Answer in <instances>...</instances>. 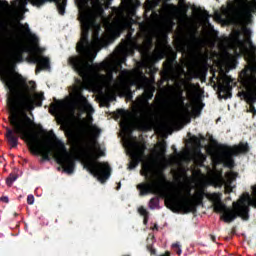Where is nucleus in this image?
Wrapping results in <instances>:
<instances>
[{"label":"nucleus","mask_w":256,"mask_h":256,"mask_svg":"<svg viewBox=\"0 0 256 256\" xmlns=\"http://www.w3.org/2000/svg\"><path fill=\"white\" fill-rule=\"evenodd\" d=\"M24 28V35L29 37L31 45L19 44L13 53V61L9 66L8 75L2 78L4 87L8 89L9 95L7 98V105L10 112L8 121L10 127H6L5 137L12 149L17 148L19 145V139L27 142L29 151L33 155H40L41 161H51V157H54L56 163L62 167V169H75V160L73 156L67 152L65 143L57 138V135L50 131L52 139L55 141V145L58 149L53 153V148L47 144H43L39 133L34 132L33 129H38L41 133H45L43 125L35 123L27 113L33 115L35 107H43V101H45V95L43 92L36 93L33 97L34 91L37 89L35 81L31 80L27 82V78L17 72V63L23 61V53H29V62L37 65L36 75L43 70L51 69V61L49 58L36 53L39 51V37L31 32L29 24H19Z\"/></svg>","instance_id":"nucleus-1"},{"label":"nucleus","mask_w":256,"mask_h":256,"mask_svg":"<svg viewBox=\"0 0 256 256\" xmlns=\"http://www.w3.org/2000/svg\"><path fill=\"white\" fill-rule=\"evenodd\" d=\"M81 25V37L76 44V51L79 55L70 56L68 58V65L78 73L83 79L87 78L91 73H97L96 77L102 85L105 87H113L117 80L113 76L114 71H117L108 61H103L100 64H93L91 57V51H101L103 47H107L110 43L115 41L113 36L103 34L99 36L100 27L93 32L92 40H89V31H91V25L93 23V16L91 12H82L79 16Z\"/></svg>","instance_id":"nucleus-2"},{"label":"nucleus","mask_w":256,"mask_h":256,"mask_svg":"<svg viewBox=\"0 0 256 256\" xmlns=\"http://www.w3.org/2000/svg\"><path fill=\"white\" fill-rule=\"evenodd\" d=\"M140 173L148 180L147 183L137 185L141 196L149 195V193L159 195L165 199V205L172 213L187 214L197 211V204L191 199V188H186L185 195L181 190H178L177 193L168 194L167 185L173 184L167 180V176L161 170L156 172L158 180H155L153 163L151 162H144Z\"/></svg>","instance_id":"nucleus-3"},{"label":"nucleus","mask_w":256,"mask_h":256,"mask_svg":"<svg viewBox=\"0 0 256 256\" xmlns=\"http://www.w3.org/2000/svg\"><path fill=\"white\" fill-rule=\"evenodd\" d=\"M221 193H207L206 197L209 201L214 203L215 213H222L220 219L224 223H233L237 217H241L243 221H249V205H247V200L245 198H240L237 202H233V208L227 207L225 204L221 203Z\"/></svg>","instance_id":"nucleus-4"},{"label":"nucleus","mask_w":256,"mask_h":256,"mask_svg":"<svg viewBox=\"0 0 256 256\" xmlns=\"http://www.w3.org/2000/svg\"><path fill=\"white\" fill-rule=\"evenodd\" d=\"M90 157H93L94 160H88L84 164V169L89 172L90 175L96 177L98 181L102 184L107 182V179L111 177V166L107 162H99L97 159L99 157H105V151L100 150L98 156H94L93 154H89Z\"/></svg>","instance_id":"nucleus-5"},{"label":"nucleus","mask_w":256,"mask_h":256,"mask_svg":"<svg viewBox=\"0 0 256 256\" xmlns=\"http://www.w3.org/2000/svg\"><path fill=\"white\" fill-rule=\"evenodd\" d=\"M139 111L136 112V126L139 131H149L151 129V122L149 121V114L151 113V103L149 99L143 95L137 98Z\"/></svg>","instance_id":"nucleus-6"},{"label":"nucleus","mask_w":256,"mask_h":256,"mask_svg":"<svg viewBox=\"0 0 256 256\" xmlns=\"http://www.w3.org/2000/svg\"><path fill=\"white\" fill-rule=\"evenodd\" d=\"M133 150L130 154V162L128 169L133 170L139 166V163L145 160V151L147 146L145 144L140 145L139 143L132 144Z\"/></svg>","instance_id":"nucleus-7"},{"label":"nucleus","mask_w":256,"mask_h":256,"mask_svg":"<svg viewBox=\"0 0 256 256\" xmlns=\"http://www.w3.org/2000/svg\"><path fill=\"white\" fill-rule=\"evenodd\" d=\"M6 31L7 27L0 20V51L2 53H13L15 43H13V38L9 37Z\"/></svg>","instance_id":"nucleus-8"},{"label":"nucleus","mask_w":256,"mask_h":256,"mask_svg":"<svg viewBox=\"0 0 256 256\" xmlns=\"http://www.w3.org/2000/svg\"><path fill=\"white\" fill-rule=\"evenodd\" d=\"M222 151H230L234 157H237L238 155H245L249 153V143L247 142H240L238 145L234 146H227L225 144L220 146Z\"/></svg>","instance_id":"nucleus-9"},{"label":"nucleus","mask_w":256,"mask_h":256,"mask_svg":"<svg viewBox=\"0 0 256 256\" xmlns=\"http://www.w3.org/2000/svg\"><path fill=\"white\" fill-rule=\"evenodd\" d=\"M233 88L231 87V79L229 76H225L223 79V83L218 86L219 93H222L223 95L219 94V97L221 99H231L232 94L231 90Z\"/></svg>","instance_id":"nucleus-10"},{"label":"nucleus","mask_w":256,"mask_h":256,"mask_svg":"<svg viewBox=\"0 0 256 256\" xmlns=\"http://www.w3.org/2000/svg\"><path fill=\"white\" fill-rule=\"evenodd\" d=\"M222 156L218 158L219 163H222L223 167L227 169H234L235 168V155L230 150H223Z\"/></svg>","instance_id":"nucleus-11"},{"label":"nucleus","mask_w":256,"mask_h":256,"mask_svg":"<svg viewBox=\"0 0 256 256\" xmlns=\"http://www.w3.org/2000/svg\"><path fill=\"white\" fill-rule=\"evenodd\" d=\"M77 100L81 105L82 111L88 113V115H93V113H95V109H93V106L89 104V100H87L83 93L79 92L77 94Z\"/></svg>","instance_id":"nucleus-12"},{"label":"nucleus","mask_w":256,"mask_h":256,"mask_svg":"<svg viewBox=\"0 0 256 256\" xmlns=\"http://www.w3.org/2000/svg\"><path fill=\"white\" fill-rule=\"evenodd\" d=\"M235 41L243 51H250L252 53H256V46L253 44V41H251V38H247L246 40H243L237 36L235 38Z\"/></svg>","instance_id":"nucleus-13"},{"label":"nucleus","mask_w":256,"mask_h":256,"mask_svg":"<svg viewBox=\"0 0 256 256\" xmlns=\"http://www.w3.org/2000/svg\"><path fill=\"white\" fill-rule=\"evenodd\" d=\"M176 67H177V54H174L168 57L166 61L163 62L164 73H166V75L173 73Z\"/></svg>","instance_id":"nucleus-14"},{"label":"nucleus","mask_w":256,"mask_h":256,"mask_svg":"<svg viewBox=\"0 0 256 256\" xmlns=\"http://www.w3.org/2000/svg\"><path fill=\"white\" fill-rule=\"evenodd\" d=\"M251 85L254 89V92L244 93V99L246 103H248V105H253L254 103H256V77L255 76L251 78Z\"/></svg>","instance_id":"nucleus-15"},{"label":"nucleus","mask_w":256,"mask_h":256,"mask_svg":"<svg viewBox=\"0 0 256 256\" xmlns=\"http://www.w3.org/2000/svg\"><path fill=\"white\" fill-rule=\"evenodd\" d=\"M205 161H207V156L198 150L194 156V163L197 167H205Z\"/></svg>","instance_id":"nucleus-16"},{"label":"nucleus","mask_w":256,"mask_h":256,"mask_svg":"<svg viewBox=\"0 0 256 256\" xmlns=\"http://www.w3.org/2000/svg\"><path fill=\"white\" fill-rule=\"evenodd\" d=\"M65 104L63 101H58L56 104H51L50 112L52 115H61Z\"/></svg>","instance_id":"nucleus-17"},{"label":"nucleus","mask_w":256,"mask_h":256,"mask_svg":"<svg viewBox=\"0 0 256 256\" xmlns=\"http://www.w3.org/2000/svg\"><path fill=\"white\" fill-rule=\"evenodd\" d=\"M163 9L168 15H175L179 13V8L175 4L164 3Z\"/></svg>","instance_id":"nucleus-18"},{"label":"nucleus","mask_w":256,"mask_h":256,"mask_svg":"<svg viewBox=\"0 0 256 256\" xmlns=\"http://www.w3.org/2000/svg\"><path fill=\"white\" fill-rule=\"evenodd\" d=\"M56 7L60 15H65V8L67 7V0H56Z\"/></svg>","instance_id":"nucleus-19"},{"label":"nucleus","mask_w":256,"mask_h":256,"mask_svg":"<svg viewBox=\"0 0 256 256\" xmlns=\"http://www.w3.org/2000/svg\"><path fill=\"white\" fill-rule=\"evenodd\" d=\"M154 93H155V87H150L144 90L142 97H145L146 99L151 101V99H153Z\"/></svg>","instance_id":"nucleus-20"},{"label":"nucleus","mask_w":256,"mask_h":256,"mask_svg":"<svg viewBox=\"0 0 256 256\" xmlns=\"http://www.w3.org/2000/svg\"><path fill=\"white\" fill-rule=\"evenodd\" d=\"M195 197L198 205H201V203H203V199L207 197V193H205L204 190H200L199 192L196 193Z\"/></svg>","instance_id":"nucleus-21"},{"label":"nucleus","mask_w":256,"mask_h":256,"mask_svg":"<svg viewBox=\"0 0 256 256\" xmlns=\"http://www.w3.org/2000/svg\"><path fill=\"white\" fill-rule=\"evenodd\" d=\"M159 207V197H153L149 201V208L150 209H157Z\"/></svg>","instance_id":"nucleus-22"},{"label":"nucleus","mask_w":256,"mask_h":256,"mask_svg":"<svg viewBox=\"0 0 256 256\" xmlns=\"http://www.w3.org/2000/svg\"><path fill=\"white\" fill-rule=\"evenodd\" d=\"M187 42L183 39H179L178 40V48H179V51H181L182 53H185V51H187Z\"/></svg>","instance_id":"nucleus-23"},{"label":"nucleus","mask_w":256,"mask_h":256,"mask_svg":"<svg viewBox=\"0 0 256 256\" xmlns=\"http://www.w3.org/2000/svg\"><path fill=\"white\" fill-rule=\"evenodd\" d=\"M176 103H177L180 107H185V96H183V92H180V93L177 95Z\"/></svg>","instance_id":"nucleus-24"},{"label":"nucleus","mask_w":256,"mask_h":256,"mask_svg":"<svg viewBox=\"0 0 256 256\" xmlns=\"http://www.w3.org/2000/svg\"><path fill=\"white\" fill-rule=\"evenodd\" d=\"M253 189V194H254V198L250 199L248 202V207H254L256 209V185L252 187Z\"/></svg>","instance_id":"nucleus-25"},{"label":"nucleus","mask_w":256,"mask_h":256,"mask_svg":"<svg viewBox=\"0 0 256 256\" xmlns=\"http://www.w3.org/2000/svg\"><path fill=\"white\" fill-rule=\"evenodd\" d=\"M15 181H17V175L10 174V176L6 179V184L8 185V187H11V185H13Z\"/></svg>","instance_id":"nucleus-26"},{"label":"nucleus","mask_w":256,"mask_h":256,"mask_svg":"<svg viewBox=\"0 0 256 256\" xmlns=\"http://www.w3.org/2000/svg\"><path fill=\"white\" fill-rule=\"evenodd\" d=\"M146 249H147V251H149L150 255H157V250H155V248H153V243H148L146 245Z\"/></svg>","instance_id":"nucleus-27"},{"label":"nucleus","mask_w":256,"mask_h":256,"mask_svg":"<svg viewBox=\"0 0 256 256\" xmlns=\"http://www.w3.org/2000/svg\"><path fill=\"white\" fill-rule=\"evenodd\" d=\"M0 7L5 10L11 9V5H9L7 0H0Z\"/></svg>","instance_id":"nucleus-28"},{"label":"nucleus","mask_w":256,"mask_h":256,"mask_svg":"<svg viewBox=\"0 0 256 256\" xmlns=\"http://www.w3.org/2000/svg\"><path fill=\"white\" fill-rule=\"evenodd\" d=\"M128 77H129V70L124 69L120 72L119 78L121 79V81H125Z\"/></svg>","instance_id":"nucleus-29"},{"label":"nucleus","mask_w":256,"mask_h":256,"mask_svg":"<svg viewBox=\"0 0 256 256\" xmlns=\"http://www.w3.org/2000/svg\"><path fill=\"white\" fill-rule=\"evenodd\" d=\"M47 1H52V0H33L34 5H36V7H41L43 5H45V3H47Z\"/></svg>","instance_id":"nucleus-30"},{"label":"nucleus","mask_w":256,"mask_h":256,"mask_svg":"<svg viewBox=\"0 0 256 256\" xmlns=\"http://www.w3.org/2000/svg\"><path fill=\"white\" fill-rule=\"evenodd\" d=\"M92 132L94 137H99V135L101 134V129H99L97 126H91Z\"/></svg>","instance_id":"nucleus-31"},{"label":"nucleus","mask_w":256,"mask_h":256,"mask_svg":"<svg viewBox=\"0 0 256 256\" xmlns=\"http://www.w3.org/2000/svg\"><path fill=\"white\" fill-rule=\"evenodd\" d=\"M138 212L142 215V217H147V215H149V212L143 206L138 209Z\"/></svg>","instance_id":"nucleus-32"},{"label":"nucleus","mask_w":256,"mask_h":256,"mask_svg":"<svg viewBox=\"0 0 256 256\" xmlns=\"http://www.w3.org/2000/svg\"><path fill=\"white\" fill-rule=\"evenodd\" d=\"M172 247H173V249H177L176 250L177 255H181L182 250H181V245H179V243L172 244Z\"/></svg>","instance_id":"nucleus-33"},{"label":"nucleus","mask_w":256,"mask_h":256,"mask_svg":"<svg viewBox=\"0 0 256 256\" xmlns=\"http://www.w3.org/2000/svg\"><path fill=\"white\" fill-rule=\"evenodd\" d=\"M243 33H244L246 39H251V29L250 28H247V27L244 28Z\"/></svg>","instance_id":"nucleus-34"},{"label":"nucleus","mask_w":256,"mask_h":256,"mask_svg":"<svg viewBox=\"0 0 256 256\" xmlns=\"http://www.w3.org/2000/svg\"><path fill=\"white\" fill-rule=\"evenodd\" d=\"M27 203H28V205H33V203H35V196H33V195H28L27 196Z\"/></svg>","instance_id":"nucleus-35"},{"label":"nucleus","mask_w":256,"mask_h":256,"mask_svg":"<svg viewBox=\"0 0 256 256\" xmlns=\"http://www.w3.org/2000/svg\"><path fill=\"white\" fill-rule=\"evenodd\" d=\"M209 17H211V15H209V12L207 10H204L203 18L205 19L206 23H209Z\"/></svg>","instance_id":"nucleus-36"},{"label":"nucleus","mask_w":256,"mask_h":256,"mask_svg":"<svg viewBox=\"0 0 256 256\" xmlns=\"http://www.w3.org/2000/svg\"><path fill=\"white\" fill-rule=\"evenodd\" d=\"M161 153L162 155H165V153H167V144L163 143L161 145Z\"/></svg>","instance_id":"nucleus-37"},{"label":"nucleus","mask_w":256,"mask_h":256,"mask_svg":"<svg viewBox=\"0 0 256 256\" xmlns=\"http://www.w3.org/2000/svg\"><path fill=\"white\" fill-rule=\"evenodd\" d=\"M133 41V36L131 34H127V41H125V44L131 43Z\"/></svg>","instance_id":"nucleus-38"},{"label":"nucleus","mask_w":256,"mask_h":256,"mask_svg":"<svg viewBox=\"0 0 256 256\" xmlns=\"http://www.w3.org/2000/svg\"><path fill=\"white\" fill-rule=\"evenodd\" d=\"M250 113H253V115H256V109H255V105L250 104Z\"/></svg>","instance_id":"nucleus-39"},{"label":"nucleus","mask_w":256,"mask_h":256,"mask_svg":"<svg viewBox=\"0 0 256 256\" xmlns=\"http://www.w3.org/2000/svg\"><path fill=\"white\" fill-rule=\"evenodd\" d=\"M0 201H2V203H9V197H7V196H2V197L0 198Z\"/></svg>","instance_id":"nucleus-40"},{"label":"nucleus","mask_w":256,"mask_h":256,"mask_svg":"<svg viewBox=\"0 0 256 256\" xmlns=\"http://www.w3.org/2000/svg\"><path fill=\"white\" fill-rule=\"evenodd\" d=\"M225 193L226 194L233 193V188L231 186H227L225 189Z\"/></svg>","instance_id":"nucleus-41"},{"label":"nucleus","mask_w":256,"mask_h":256,"mask_svg":"<svg viewBox=\"0 0 256 256\" xmlns=\"http://www.w3.org/2000/svg\"><path fill=\"white\" fill-rule=\"evenodd\" d=\"M214 187H221V182H219L218 180H214L212 181Z\"/></svg>","instance_id":"nucleus-42"},{"label":"nucleus","mask_w":256,"mask_h":256,"mask_svg":"<svg viewBox=\"0 0 256 256\" xmlns=\"http://www.w3.org/2000/svg\"><path fill=\"white\" fill-rule=\"evenodd\" d=\"M143 223H144V225H147V223H149V215L144 216Z\"/></svg>","instance_id":"nucleus-43"},{"label":"nucleus","mask_w":256,"mask_h":256,"mask_svg":"<svg viewBox=\"0 0 256 256\" xmlns=\"http://www.w3.org/2000/svg\"><path fill=\"white\" fill-rule=\"evenodd\" d=\"M192 139L195 143H201V140L197 136H193Z\"/></svg>","instance_id":"nucleus-44"},{"label":"nucleus","mask_w":256,"mask_h":256,"mask_svg":"<svg viewBox=\"0 0 256 256\" xmlns=\"http://www.w3.org/2000/svg\"><path fill=\"white\" fill-rule=\"evenodd\" d=\"M210 239L211 241H213V243L217 241V238L214 235H210Z\"/></svg>","instance_id":"nucleus-45"},{"label":"nucleus","mask_w":256,"mask_h":256,"mask_svg":"<svg viewBox=\"0 0 256 256\" xmlns=\"http://www.w3.org/2000/svg\"><path fill=\"white\" fill-rule=\"evenodd\" d=\"M229 175H230L231 177H237V173H235V172H230Z\"/></svg>","instance_id":"nucleus-46"},{"label":"nucleus","mask_w":256,"mask_h":256,"mask_svg":"<svg viewBox=\"0 0 256 256\" xmlns=\"http://www.w3.org/2000/svg\"><path fill=\"white\" fill-rule=\"evenodd\" d=\"M191 39H192V41H196L197 40V37L195 36V34L191 35Z\"/></svg>","instance_id":"nucleus-47"},{"label":"nucleus","mask_w":256,"mask_h":256,"mask_svg":"<svg viewBox=\"0 0 256 256\" xmlns=\"http://www.w3.org/2000/svg\"><path fill=\"white\" fill-rule=\"evenodd\" d=\"M82 132H83V133H87V128L82 127Z\"/></svg>","instance_id":"nucleus-48"},{"label":"nucleus","mask_w":256,"mask_h":256,"mask_svg":"<svg viewBox=\"0 0 256 256\" xmlns=\"http://www.w3.org/2000/svg\"><path fill=\"white\" fill-rule=\"evenodd\" d=\"M116 37H119L121 33L119 31L115 32Z\"/></svg>","instance_id":"nucleus-49"},{"label":"nucleus","mask_w":256,"mask_h":256,"mask_svg":"<svg viewBox=\"0 0 256 256\" xmlns=\"http://www.w3.org/2000/svg\"><path fill=\"white\" fill-rule=\"evenodd\" d=\"M116 189H117V191H119L121 189V183L118 184V187Z\"/></svg>","instance_id":"nucleus-50"},{"label":"nucleus","mask_w":256,"mask_h":256,"mask_svg":"<svg viewBox=\"0 0 256 256\" xmlns=\"http://www.w3.org/2000/svg\"><path fill=\"white\" fill-rule=\"evenodd\" d=\"M99 10L103 13V7L99 6Z\"/></svg>","instance_id":"nucleus-51"},{"label":"nucleus","mask_w":256,"mask_h":256,"mask_svg":"<svg viewBox=\"0 0 256 256\" xmlns=\"http://www.w3.org/2000/svg\"><path fill=\"white\" fill-rule=\"evenodd\" d=\"M172 149H174L175 153H177V148H175V146H172Z\"/></svg>","instance_id":"nucleus-52"},{"label":"nucleus","mask_w":256,"mask_h":256,"mask_svg":"<svg viewBox=\"0 0 256 256\" xmlns=\"http://www.w3.org/2000/svg\"><path fill=\"white\" fill-rule=\"evenodd\" d=\"M118 113H123V110H118Z\"/></svg>","instance_id":"nucleus-53"},{"label":"nucleus","mask_w":256,"mask_h":256,"mask_svg":"<svg viewBox=\"0 0 256 256\" xmlns=\"http://www.w3.org/2000/svg\"><path fill=\"white\" fill-rule=\"evenodd\" d=\"M94 145H97V140H94Z\"/></svg>","instance_id":"nucleus-54"},{"label":"nucleus","mask_w":256,"mask_h":256,"mask_svg":"<svg viewBox=\"0 0 256 256\" xmlns=\"http://www.w3.org/2000/svg\"><path fill=\"white\" fill-rule=\"evenodd\" d=\"M252 9H255V10H256V6H252Z\"/></svg>","instance_id":"nucleus-55"},{"label":"nucleus","mask_w":256,"mask_h":256,"mask_svg":"<svg viewBox=\"0 0 256 256\" xmlns=\"http://www.w3.org/2000/svg\"><path fill=\"white\" fill-rule=\"evenodd\" d=\"M184 13H185V14L187 13V9H185Z\"/></svg>","instance_id":"nucleus-56"}]
</instances>
